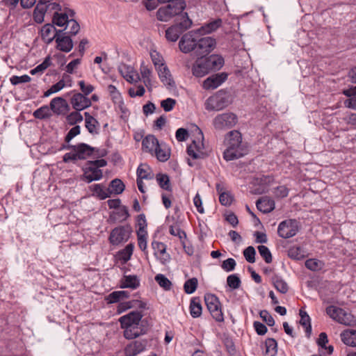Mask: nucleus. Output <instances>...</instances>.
I'll return each mask as SVG.
<instances>
[{"label": "nucleus", "mask_w": 356, "mask_h": 356, "mask_svg": "<svg viewBox=\"0 0 356 356\" xmlns=\"http://www.w3.org/2000/svg\"><path fill=\"white\" fill-rule=\"evenodd\" d=\"M143 311L133 310L119 318L118 322L126 339H135L147 332L148 325L143 318Z\"/></svg>", "instance_id": "obj_1"}, {"label": "nucleus", "mask_w": 356, "mask_h": 356, "mask_svg": "<svg viewBox=\"0 0 356 356\" xmlns=\"http://www.w3.org/2000/svg\"><path fill=\"white\" fill-rule=\"evenodd\" d=\"M224 63V58L220 55L201 56L193 64L191 72L194 76L201 78L209 74L211 72L220 70Z\"/></svg>", "instance_id": "obj_2"}, {"label": "nucleus", "mask_w": 356, "mask_h": 356, "mask_svg": "<svg viewBox=\"0 0 356 356\" xmlns=\"http://www.w3.org/2000/svg\"><path fill=\"white\" fill-rule=\"evenodd\" d=\"M225 149L223 158L229 161L239 159L247 154L245 145L242 143V136L236 130L228 132L224 140Z\"/></svg>", "instance_id": "obj_3"}, {"label": "nucleus", "mask_w": 356, "mask_h": 356, "mask_svg": "<svg viewBox=\"0 0 356 356\" xmlns=\"http://www.w3.org/2000/svg\"><path fill=\"white\" fill-rule=\"evenodd\" d=\"M186 6L184 0H174L166 6L159 8L156 12V18L161 22H168L175 16L180 17L184 14L183 10Z\"/></svg>", "instance_id": "obj_4"}, {"label": "nucleus", "mask_w": 356, "mask_h": 356, "mask_svg": "<svg viewBox=\"0 0 356 356\" xmlns=\"http://www.w3.org/2000/svg\"><path fill=\"white\" fill-rule=\"evenodd\" d=\"M197 136L187 147L188 155L193 159H202L209 156L210 150L204 143L202 131L197 128Z\"/></svg>", "instance_id": "obj_5"}, {"label": "nucleus", "mask_w": 356, "mask_h": 356, "mask_svg": "<svg viewBox=\"0 0 356 356\" xmlns=\"http://www.w3.org/2000/svg\"><path fill=\"white\" fill-rule=\"evenodd\" d=\"M193 22L189 18L187 13H184L176 22L165 31V38L168 41L175 42L179 36L186 30L191 28Z\"/></svg>", "instance_id": "obj_6"}, {"label": "nucleus", "mask_w": 356, "mask_h": 356, "mask_svg": "<svg viewBox=\"0 0 356 356\" xmlns=\"http://www.w3.org/2000/svg\"><path fill=\"white\" fill-rule=\"evenodd\" d=\"M106 164L107 162L104 159L88 161L83 168V174L81 179L87 183L100 180L103 177V173L99 168L104 167Z\"/></svg>", "instance_id": "obj_7"}, {"label": "nucleus", "mask_w": 356, "mask_h": 356, "mask_svg": "<svg viewBox=\"0 0 356 356\" xmlns=\"http://www.w3.org/2000/svg\"><path fill=\"white\" fill-rule=\"evenodd\" d=\"M232 102V97L231 94L221 90L207 99L206 102V108L219 111L229 106Z\"/></svg>", "instance_id": "obj_8"}, {"label": "nucleus", "mask_w": 356, "mask_h": 356, "mask_svg": "<svg viewBox=\"0 0 356 356\" xmlns=\"http://www.w3.org/2000/svg\"><path fill=\"white\" fill-rule=\"evenodd\" d=\"M326 314L340 324L351 326L355 323L353 315L342 308L331 305L326 308Z\"/></svg>", "instance_id": "obj_9"}, {"label": "nucleus", "mask_w": 356, "mask_h": 356, "mask_svg": "<svg viewBox=\"0 0 356 356\" xmlns=\"http://www.w3.org/2000/svg\"><path fill=\"white\" fill-rule=\"evenodd\" d=\"M199 31L192 30L182 35L179 42V48L184 54L194 52L196 54Z\"/></svg>", "instance_id": "obj_10"}, {"label": "nucleus", "mask_w": 356, "mask_h": 356, "mask_svg": "<svg viewBox=\"0 0 356 356\" xmlns=\"http://www.w3.org/2000/svg\"><path fill=\"white\" fill-rule=\"evenodd\" d=\"M72 147V150L65 154L63 156V161L65 163L83 160L92 154V148L85 143H81Z\"/></svg>", "instance_id": "obj_11"}, {"label": "nucleus", "mask_w": 356, "mask_h": 356, "mask_svg": "<svg viewBox=\"0 0 356 356\" xmlns=\"http://www.w3.org/2000/svg\"><path fill=\"white\" fill-rule=\"evenodd\" d=\"M204 301L212 317L217 322H223L224 315L222 312L221 304L218 297L211 293L206 294Z\"/></svg>", "instance_id": "obj_12"}, {"label": "nucleus", "mask_w": 356, "mask_h": 356, "mask_svg": "<svg viewBox=\"0 0 356 356\" xmlns=\"http://www.w3.org/2000/svg\"><path fill=\"white\" fill-rule=\"evenodd\" d=\"M238 121L234 113H222L218 115L213 120V126L216 129L222 130L234 127Z\"/></svg>", "instance_id": "obj_13"}, {"label": "nucleus", "mask_w": 356, "mask_h": 356, "mask_svg": "<svg viewBox=\"0 0 356 356\" xmlns=\"http://www.w3.org/2000/svg\"><path fill=\"white\" fill-rule=\"evenodd\" d=\"M298 222L296 220H286L279 224L277 228L278 235L283 238H289L294 236L298 232Z\"/></svg>", "instance_id": "obj_14"}, {"label": "nucleus", "mask_w": 356, "mask_h": 356, "mask_svg": "<svg viewBox=\"0 0 356 356\" xmlns=\"http://www.w3.org/2000/svg\"><path fill=\"white\" fill-rule=\"evenodd\" d=\"M204 34L200 33V37L197 40V47L196 55L201 56L208 55L216 47V40L215 38L210 36L203 37Z\"/></svg>", "instance_id": "obj_15"}, {"label": "nucleus", "mask_w": 356, "mask_h": 356, "mask_svg": "<svg viewBox=\"0 0 356 356\" xmlns=\"http://www.w3.org/2000/svg\"><path fill=\"white\" fill-rule=\"evenodd\" d=\"M228 78L227 72H220L207 77L202 84L203 89L212 90L221 86Z\"/></svg>", "instance_id": "obj_16"}, {"label": "nucleus", "mask_w": 356, "mask_h": 356, "mask_svg": "<svg viewBox=\"0 0 356 356\" xmlns=\"http://www.w3.org/2000/svg\"><path fill=\"white\" fill-rule=\"evenodd\" d=\"M131 229L128 227L120 226L113 229L110 234V243L114 245L127 241L130 236Z\"/></svg>", "instance_id": "obj_17"}, {"label": "nucleus", "mask_w": 356, "mask_h": 356, "mask_svg": "<svg viewBox=\"0 0 356 356\" xmlns=\"http://www.w3.org/2000/svg\"><path fill=\"white\" fill-rule=\"evenodd\" d=\"M62 31L63 33H59L54 40L56 44V48L60 51L68 53L73 48V41L71 36L65 33V30Z\"/></svg>", "instance_id": "obj_18"}, {"label": "nucleus", "mask_w": 356, "mask_h": 356, "mask_svg": "<svg viewBox=\"0 0 356 356\" xmlns=\"http://www.w3.org/2000/svg\"><path fill=\"white\" fill-rule=\"evenodd\" d=\"M147 345V341L145 339L134 341L124 348V355L126 356H136L145 350Z\"/></svg>", "instance_id": "obj_19"}, {"label": "nucleus", "mask_w": 356, "mask_h": 356, "mask_svg": "<svg viewBox=\"0 0 356 356\" xmlns=\"http://www.w3.org/2000/svg\"><path fill=\"white\" fill-rule=\"evenodd\" d=\"M147 308L146 302L140 300H132L120 303L118 306L117 312L118 314H121L130 309H136V310H145Z\"/></svg>", "instance_id": "obj_20"}, {"label": "nucleus", "mask_w": 356, "mask_h": 356, "mask_svg": "<svg viewBox=\"0 0 356 356\" xmlns=\"http://www.w3.org/2000/svg\"><path fill=\"white\" fill-rule=\"evenodd\" d=\"M71 104L75 111H81L91 105V101L81 93H76L71 98Z\"/></svg>", "instance_id": "obj_21"}, {"label": "nucleus", "mask_w": 356, "mask_h": 356, "mask_svg": "<svg viewBox=\"0 0 356 356\" xmlns=\"http://www.w3.org/2000/svg\"><path fill=\"white\" fill-rule=\"evenodd\" d=\"M59 33H63V31L57 30L54 25L51 24L44 25L41 29L42 38L47 44L54 40Z\"/></svg>", "instance_id": "obj_22"}, {"label": "nucleus", "mask_w": 356, "mask_h": 356, "mask_svg": "<svg viewBox=\"0 0 356 356\" xmlns=\"http://www.w3.org/2000/svg\"><path fill=\"white\" fill-rule=\"evenodd\" d=\"M158 72L159 77L161 81L165 85L168 86L172 87L175 86V81L172 77V74L168 67L165 64L160 65L158 68L156 69Z\"/></svg>", "instance_id": "obj_23"}, {"label": "nucleus", "mask_w": 356, "mask_h": 356, "mask_svg": "<svg viewBox=\"0 0 356 356\" xmlns=\"http://www.w3.org/2000/svg\"><path fill=\"white\" fill-rule=\"evenodd\" d=\"M153 154L156 156L159 161L165 162L169 159L170 151L165 145H159L158 140L156 139V147Z\"/></svg>", "instance_id": "obj_24"}, {"label": "nucleus", "mask_w": 356, "mask_h": 356, "mask_svg": "<svg viewBox=\"0 0 356 356\" xmlns=\"http://www.w3.org/2000/svg\"><path fill=\"white\" fill-rule=\"evenodd\" d=\"M139 286L140 279L135 275H124L120 281V287L122 289H136Z\"/></svg>", "instance_id": "obj_25"}, {"label": "nucleus", "mask_w": 356, "mask_h": 356, "mask_svg": "<svg viewBox=\"0 0 356 356\" xmlns=\"http://www.w3.org/2000/svg\"><path fill=\"white\" fill-rule=\"evenodd\" d=\"M90 191L92 192V195L97 197L100 200H105L110 197V192L108 188H106L100 184H92L89 186Z\"/></svg>", "instance_id": "obj_26"}, {"label": "nucleus", "mask_w": 356, "mask_h": 356, "mask_svg": "<svg viewBox=\"0 0 356 356\" xmlns=\"http://www.w3.org/2000/svg\"><path fill=\"white\" fill-rule=\"evenodd\" d=\"M222 25V19L218 18L215 20H213L209 23L205 24L202 26L200 28L197 29V31H199L200 33L202 34H209L213 31L217 30Z\"/></svg>", "instance_id": "obj_27"}, {"label": "nucleus", "mask_w": 356, "mask_h": 356, "mask_svg": "<svg viewBox=\"0 0 356 356\" xmlns=\"http://www.w3.org/2000/svg\"><path fill=\"white\" fill-rule=\"evenodd\" d=\"M51 111H68V104L62 97L54 98L50 102Z\"/></svg>", "instance_id": "obj_28"}, {"label": "nucleus", "mask_w": 356, "mask_h": 356, "mask_svg": "<svg viewBox=\"0 0 356 356\" xmlns=\"http://www.w3.org/2000/svg\"><path fill=\"white\" fill-rule=\"evenodd\" d=\"M134 249L133 243L128 244L124 249L118 252L117 257L122 264H126L130 260Z\"/></svg>", "instance_id": "obj_29"}, {"label": "nucleus", "mask_w": 356, "mask_h": 356, "mask_svg": "<svg viewBox=\"0 0 356 356\" xmlns=\"http://www.w3.org/2000/svg\"><path fill=\"white\" fill-rule=\"evenodd\" d=\"M257 207L260 211L266 213L270 212L274 209L275 202L273 200H271L270 199L262 198L261 200H257Z\"/></svg>", "instance_id": "obj_30"}, {"label": "nucleus", "mask_w": 356, "mask_h": 356, "mask_svg": "<svg viewBox=\"0 0 356 356\" xmlns=\"http://www.w3.org/2000/svg\"><path fill=\"white\" fill-rule=\"evenodd\" d=\"M341 341L350 346H356V331L347 330L341 334Z\"/></svg>", "instance_id": "obj_31"}, {"label": "nucleus", "mask_w": 356, "mask_h": 356, "mask_svg": "<svg viewBox=\"0 0 356 356\" xmlns=\"http://www.w3.org/2000/svg\"><path fill=\"white\" fill-rule=\"evenodd\" d=\"M70 19L67 13L64 12L59 13L58 12H55L53 15L52 22L54 25L62 27L68 24Z\"/></svg>", "instance_id": "obj_32"}, {"label": "nucleus", "mask_w": 356, "mask_h": 356, "mask_svg": "<svg viewBox=\"0 0 356 356\" xmlns=\"http://www.w3.org/2000/svg\"><path fill=\"white\" fill-rule=\"evenodd\" d=\"M154 174L150 168L146 164H140L137 169V179H152Z\"/></svg>", "instance_id": "obj_33"}, {"label": "nucleus", "mask_w": 356, "mask_h": 356, "mask_svg": "<svg viewBox=\"0 0 356 356\" xmlns=\"http://www.w3.org/2000/svg\"><path fill=\"white\" fill-rule=\"evenodd\" d=\"M156 138L152 135L147 136L142 142V148L143 151L153 154V152L156 147Z\"/></svg>", "instance_id": "obj_34"}, {"label": "nucleus", "mask_w": 356, "mask_h": 356, "mask_svg": "<svg viewBox=\"0 0 356 356\" xmlns=\"http://www.w3.org/2000/svg\"><path fill=\"white\" fill-rule=\"evenodd\" d=\"M125 186L124 183L119 179H115L110 183L108 191L111 194L119 195L121 194L124 190Z\"/></svg>", "instance_id": "obj_35"}, {"label": "nucleus", "mask_w": 356, "mask_h": 356, "mask_svg": "<svg viewBox=\"0 0 356 356\" xmlns=\"http://www.w3.org/2000/svg\"><path fill=\"white\" fill-rule=\"evenodd\" d=\"M86 114V127L88 131L91 134H97L98 132V122L91 116L89 113H85Z\"/></svg>", "instance_id": "obj_36"}, {"label": "nucleus", "mask_w": 356, "mask_h": 356, "mask_svg": "<svg viewBox=\"0 0 356 356\" xmlns=\"http://www.w3.org/2000/svg\"><path fill=\"white\" fill-rule=\"evenodd\" d=\"M288 255L293 259L300 260L306 257V252L300 246L294 245L289 249Z\"/></svg>", "instance_id": "obj_37"}, {"label": "nucleus", "mask_w": 356, "mask_h": 356, "mask_svg": "<svg viewBox=\"0 0 356 356\" xmlns=\"http://www.w3.org/2000/svg\"><path fill=\"white\" fill-rule=\"evenodd\" d=\"M190 314L193 318H198L202 314V305L198 298H193L190 303Z\"/></svg>", "instance_id": "obj_38"}, {"label": "nucleus", "mask_w": 356, "mask_h": 356, "mask_svg": "<svg viewBox=\"0 0 356 356\" xmlns=\"http://www.w3.org/2000/svg\"><path fill=\"white\" fill-rule=\"evenodd\" d=\"M265 356H275L277 352V341L272 338H268L265 341Z\"/></svg>", "instance_id": "obj_39"}, {"label": "nucleus", "mask_w": 356, "mask_h": 356, "mask_svg": "<svg viewBox=\"0 0 356 356\" xmlns=\"http://www.w3.org/2000/svg\"><path fill=\"white\" fill-rule=\"evenodd\" d=\"M156 179L159 186L165 191H171L172 187L170 183V178L166 174H157Z\"/></svg>", "instance_id": "obj_40"}, {"label": "nucleus", "mask_w": 356, "mask_h": 356, "mask_svg": "<svg viewBox=\"0 0 356 356\" xmlns=\"http://www.w3.org/2000/svg\"><path fill=\"white\" fill-rule=\"evenodd\" d=\"M51 57L50 56H47L44 60H43V62L42 63H40V65H38L37 67H35V68L32 69L31 71H30V74L31 75H35L38 73H43L44 71L47 69L49 66L51 65Z\"/></svg>", "instance_id": "obj_41"}, {"label": "nucleus", "mask_w": 356, "mask_h": 356, "mask_svg": "<svg viewBox=\"0 0 356 356\" xmlns=\"http://www.w3.org/2000/svg\"><path fill=\"white\" fill-rule=\"evenodd\" d=\"M300 324L305 328V332L308 335L312 332V326L310 322V317L307 313L302 309L300 310Z\"/></svg>", "instance_id": "obj_42"}, {"label": "nucleus", "mask_w": 356, "mask_h": 356, "mask_svg": "<svg viewBox=\"0 0 356 356\" xmlns=\"http://www.w3.org/2000/svg\"><path fill=\"white\" fill-rule=\"evenodd\" d=\"M68 28L69 31H65V33H67V34H68L71 37L76 35L80 30L79 24L73 18L70 19L68 24L66 25L65 28L63 30L65 31Z\"/></svg>", "instance_id": "obj_43"}, {"label": "nucleus", "mask_w": 356, "mask_h": 356, "mask_svg": "<svg viewBox=\"0 0 356 356\" xmlns=\"http://www.w3.org/2000/svg\"><path fill=\"white\" fill-rule=\"evenodd\" d=\"M216 189H217L218 192L220 193V196H219L220 202L224 206L230 205L232 202V195L228 193L221 192L222 188H220V184L216 185Z\"/></svg>", "instance_id": "obj_44"}, {"label": "nucleus", "mask_w": 356, "mask_h": 356, "mask_svg": "<svg viewBox=\"0 0 356 356\" xmlns=\"http://www.w3.org/2000/svg\"><path fill=\"white\" fill-rule=\"evenodd\" d=\"M241 281L236 274L229 275L227 277V284L232 289L235 290L240 287Z\"/></svg>", "instance_id": "obj_45"}, {"label": "nucleus", "mask_w": 356, "mask_h": 356, "mask_svg": "<svg viewBox=\"0 0 356 356\" xmlns=\"http://www.w3.org/2000/svg\"><path fill=\"white\" fill-rule=\"evenodd\" d=\"M323 266V262L316 259H309L305 261V266L313 271L321 270Z\"/></svg>", "instance_id": "obj_46"}, {"label": "nucleus", "mask_w": 356, "mask_h": 356, "mask_svg": "<svg viewBox=\"0 0 356 356\" xmlns=\"http://www.w3.org/2000/svg\"><path fill=\"white\" fill-rule=\"evenodd\" d=\"M47 11V6L37 5L33 12V19L37 23H42L44 20V16Z\"/></svg>", "instance_id": "obj_47"}, {"label": "nucleus", "mask_w": 356, "mask_h": 356, "mask_svg": "<svg viewBox=\"0 0 356 356\" xmlns=\"http://www.w3.org/2000/svg\"><path fill=\"white\" fill-rule=\"evenodd\" d=\"M155 280L158 284L166 291L171 289V282L163 274H158L155 276Z\"/></svg>", "instance_id": "obj_48"}, {"label": "nucleus", "mask_w": 356, "mask_h": 356, "mask_svg": "<svg viewBox=\"0 0 356 356\" xmlns=\"http://www.w3.org/2000/svg\"><path fill=\"white\" fill-rule=\"evenodd\" d=\"M197 284H198L197 279L195 277H193V278L188 280L187 281H186V282L184 283V291L187 294L193 293L197 289Z\"/></svg>", "instance_id": "obj_49"}, {"label": "nucleus", "mask_w": 356, "mask_h": 356, "mask_svg": "<svg viewBox=\"0 0 356 356\" xmlns=\"http://www.w3.org/2000/svg\"><path fill=\"white\" fill-rule=\"evenodd\" d=\"M328 343L327 336L325 332H321L319 334V337L317 340V344L318 346L321 347L322 348H324L325 350H327L328 353L331 354L333 352V346H326V344Z\"/></svg>", "instance_id": "obj_50"}, {"label": "nucleus", "mask_w": 356, "mask_h": 356, "mask_svg": "<svg viewBox=\"0 0 356 356\" xmlns=\"http://www.w3.org/2000/svg\"><path fill=\"white\" fill-rule=\"evenodd\" d=\"M273 284L275 289L282 293H286L288 291L289 287L286 282L281 278L276 277L273 281Z\"/></svg>", "instance_id": "obj_51"}, {"label": "nucleus", "mask_w": 356, "mask_h": 356, "mask_svg": "<svg viewBox=\"0 0 356 356\" xmlns=\"http://www.w3.org/2000/svg\"><path fill=\"white\" fill-rule=\"evenodd\" d=\"M140 74L143 79L144 83L147 87H148V85L151 81L150 76L152 74V70L147 66L142 63L140 66Z\"/></svg>", "instance_id": "obj_52"}, {"label": "nucleus", "mask_w": 356, "mask_h": 356, "mask_svg": "<svg viewBox=\"0 0 356 356\" xmlns=\"http://www.w3.org/2000/svg\"><path fill=\"white\" fill-rule=\"evenodd\" d=\"M258 250L260 255L264 259L267 264L272 262V254L268 248L265 245H259L258 246Z\"/></svg>", "instance_id": "obj_53"}, {"label": "nucleus", "mask_w": 356, "mask_h": 356, "mask_svg": "<svg viewBox=\"0 0 356 356\" xmlns=\"http://www.w3.org/2000/svg\"><path fill=\"white\" fill-rule=\"evenodd\" d=\"M31 81V78L27 74H24L20 76L13 75L10 78V81L13 86H16L22 83H29Z\"/></svg>", "instance_id": "obj_54"}, {"label": "nucleus", "mask_w": 356, "mask_h": 356, "mask_svg": "<svg viewBox=\"0 0 356 356\" xmlns=\"http://www.w3.org/2000/svg\"><path fill=\"white\" fill-rule=\"evenodd\" d=\"M255 254L256 251L252 246H248L243 251V255L246 261L251 264L255 262Z\"/></svg>", "instance_id": "obj_55"}, {"label": "nucleus", "mask_w": 356, "mask_h": 356, "mask_svg": "<svg viewBox=\"0 0 356 356\" xmlns=\"http://www.w3.org/2000/svg\"><path fill=\"white\" fill-rule=\"evenodd\" d=\"M169 232L170 234L179 237L181 241L186 238V233L177 225H171Z\"/></svg>", "instance_id": "obj_56"}, {"label": "nucleus", "mask_w": 356, "mask_h": 356, "mask_svg": "<svg viewBox=\"0 0 356 356\" xmlns=\"http://www.w3.org/2000/svg\"><path fill=\"white\" fill-rule=\"evenodd\" d=\"M82 120L83 117L80 113H70L66 117V121L70 125H74Z\"/></svg>", "instance_id": "obj_57"}, {"label": "nucleus", "mask_w": 356, "mask_h": 356, "mask_svg": "<svg viewBox=\"0 0 356 356\" xmlns=\"http://www.w3.org/2000/svg\"><path fill=\"white\" fill-rule=\"evenodd\" d=\"M64 86H65L64 81L60 80L58 82H57L56 84H54L49 90H47L45 92L44 95L46 97H47L53 93L57 92L59 90H60L62 88H63Z\"/></svg>", "instance_id": "obj_58"}, {"label": "nucleus", "mask_w": 356, "mask_h": 356, "mask_svg": "<svg viewBox=\"0 0 356 356\" xmlns=\"http://www.w3.org/2000/svg\"><path fill=\"white\" fill-rule=\"evenodd\" d=\"M236 265L235 260L232 258H229L222 262L221 267L226 272H230L234 270Z\"/></svg>", "instance_id": "obj_59"}, {"label": "nucleus", "mask_w": 356, "mask_h": 356, "mask_svg": "<svg viewBox=\"0 0 356 356\" xmlns=\"http://www.w3.org/2000/svg\"><path fill=\"white\" fill-rule=\"evenodd\" d=\"M145 93V88L143 86H134L129 89V95L132 97L142 96Z\"/></svg>", "instance_id": "obj_60"}, {"label": "nucleus", "mask_w": 356, "mask_h": 356, "mask_svg": "<svg viewBox=\"0 0 356 356\" xmlns=\"http://www.w3.org/2000/svg\"><path fill=\"white\" fill-rule=\"evenodd\" d=\"M176 104V100L172 98H167L161 101V106L163 108L164 111H170L173 109Z\"/></svg>", "instance_id": "obj_61"}, {"label": "nucleus", "mask_w": 356, "mask_h": 356, "mask_svg": "<svg viewBox=\"0 0 356 356\" xmlns=\"http://www.w3.org/2000/svg\"><path fill=\"white\" fill-rule=\"evenodd\" d=\"M127 74L124 76L129 82H137L140 79L139 74L135 72L132 68L127 67Z\"/></svg>", "instance_id": "obj_62"}, {"label": "nucleus", "mask_w": 356, "mask_h": 356, "mask_svg": "<svg viewBox=\"0 0 356 356\" xmlns=\"http://www.w3.org/2000/svg\"><path fill=\"white\" fill-rule=\"evenodd\" d=\"M152 245L156 256L161 253H165V251H166V245L163 243L154 241L152 242Z\"/></svg>", "instance_id": "obj_63"}, {"label": "nucleus", "mask_w": 356, "mask_h": 356, "mask_svg": "<svg viewBox=\"0 0 356 356\" xmlns=\"http://www.w3.org/2000/svg\"><path fill=\"white\" fill-rule=\"evenodd\" d=\"M261 318L269 326H273L275 324V321L273 316L266 311L263 310L260 312Z\"/></svg>", "instance_id": "obj_64"}]
</instances>
